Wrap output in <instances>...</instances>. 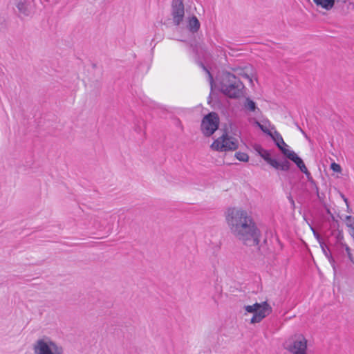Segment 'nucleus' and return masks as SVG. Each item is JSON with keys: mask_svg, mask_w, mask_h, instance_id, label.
I'll use <instances>...</instances> for the list:
<instances>
[{"mask_svg": "<svg viewBox=\"0 0 354 354\" xmlns=\"http://www.w3.org/2000/svg\"><path fill=\"white\" fill-rule=\"evenodd\" d=\"M251 68V66H246L245 68V69L247 71L246 72H243V73H241V72H239L238 70L236 71H237V74L239 75H241L242 77H245V79L248 80L250 81V82H252V77H253V75L252 74H249L248 73V70Z\"/></svg>", "mask_w": 354, "mask_h": 354, "instance_id": "19", "label": "nucleus"}, {"mask_svg": "<svg viewBox=\"0 0 354 354\" xmlns=\"http://www.w3.org/2000/svg\"><path fill=\"white\" fill-rule=\"evenodd\" d=\"M343 2H346V0H342Z\"/></svg>", "mask_w": 354, "mask_h": 354, "instance_id": "29", "label": "nucleus"}, {"mask_svg": "<svg viewBox=\"0 0 354 354\" xmlns=\"http://www.w3.org/2000/svg\"><path fill=\"white\" fill-rule=\"evenodd\" d=\"M290 163L288 160H284L280 162L279 169L284 171H288L290 169Z\"/></svg>", "mask_w": 354, "mask_h": 354, "instance_id": "21", "label": "nucleus"}, {"mask_svg": "<svg viewBox=\"0 0 354 354\" xmlns=\"http://www.w3.org/2000/svg\"><path fill=\"white\" fill-rule=\"evenodd\" d=\"M33 350L35 354H64L63 347L46 336L35 342Z\"/></svg>", "mask_w": 354, "mask_h": 354, "instance_id": "3", "label": "nucleus"}, {"mask_svg": "<svg viewBox=\"0 0 354 354\" xmlns=\"http://www.w3.org/2000/svg\"><path fill=\"white\" fill-rule=\"evenodd\" d=\"M346 224L350 229L349 233L354 239V217L351 216H347L346 217Z\"/></svg>", "mask_w": 354, "mask_h": 354, "instance_id": "18", "label": "nucleus"}, {"mask_svg": "<svg viewBox=\"0 0 354 354\" xmlns=\"http://www.w3.org/2000/svg\"><path fill=\"white\" fill-rule=\"evenodd\" d=\"M271 138L285 156L292 151L289 149V146L284 142L281 135L278 131H274L273 134L271 135Z\"/></svg>", "mask_w": 354, "mask_h": 354, "instance_id": "9", "label": "nucleus"}, {"mask_svg": "<svg viewBox=\"0 0 354 354\" xmlns=\"http://www.w3.org/2000/svg\"><path fill=\"white\" fill-rule=\"evenodd\" d=\"M313 232L319 243L320 247L322 248V250L324 254L328 260V261L330 263L331 266L333 267V270H335L336 267H335V259H333V257L331 254L329 248L322 241V239H321V237L319 236V235L318 234L315 233V231H313Z\"/></svg>", "mask_w": 354, "mask_h": 354, "instance_id": "11", "label": "nucleus"}, {"mask_svg": "<svg viewBox=\"0 0 354 354\" xmlns=\"http://www.w3.org/2000/svg\"><path fill=\"white\" fill-rule=\"evenodd\" d=\"M16 6L19 12L24 16H29L32 13V8L30 0H19Z\"/></svg>", "mask_w": 354, "mask_h": 354, "instance_id": "12", "label": "nucleus"}, {"mask_svg": "<svg viewBox=\"0 0 354 354\" xmlns=\"http://www.w3.org/2000/svg\"><path fill=\"white\" fill-rule=\"evenodd\" d=\"M330 168L333 171H334L335 172H341V171H342L341 166L339 164H337L335 162H333L330 165Z\"/></svg>", "mask_w": 354, "mask_h": 354, "instance_id": "24", "label": "nucleus"}, {"mask_svg": "<svg viewBox=\"0 0 354 354\" xmlns=\"http://www.w3.org/2000/svg\"><path fill=\"white\" fill-rule=\"evenodd\" d=\"M201 66H202L203 68L206 71V73L208 75V77L209 78L210 82L212 83L213 81V77H212L210 72L206 68V67L204 65L201 64Z\"/></svg>", "mask_w": 354, "mask_h": 354, "instance_id": "26", "label": "nucleus"}, {"mask_svg": "<svg viewBox=\"0 0 354 354\" xmlns=\"http://www.w3.org/2000/svg\"><path fill=\"white\" fill-rule=\"evenodd\" d=\"M201 24L196 16L188 18L187 28L193 33L196 32L200 28Z\"/></svg>", "mask_w": 354, "mask_h": 354, "instance_id": "13", "label": "nucleus"}, {"mask_svg": "<svg viewBox=\"0 0 354 354\" xmlns=\"http://www.w3.org/2000/svg\"><path fill=\"white\" fill-rule=\"evenodd\" d=\"M225 220L232 234L248 246H257L261 232L252 216L241 208L230 207L225 212Z\"/></svg>", "mask_w": 354, "mask_h": 354, "instance_id": "1", "label": "nucleus"}, {"mask_svg": "<svg viewBox=\"0 0 354 354\" xmlns=\"http://www.w3.org/2000/svg\"><path fill=\"white\" fill-rule=\"evenodd\" d=\"M286 157L294 162L301 171L305 174L308 177L310 175L302 159L299 157L294 151H291Z\"/></svg>", "mask_w": 354, "mask_h": 354, "instance_id": "10", "label": "nucleus"}, {"mask_svg": "<svg viewBox=\"0 0 354 354\" xmlns=\"http://www.w3.org/2000/svg\"><path fill=\"white\" fill-rule=\"evenodd\" d=\"M313 1L317 6L329 10L334 6L335 1H339V0H313Z\"/></svg>", "mask_w": 354, "mask_h": 354, "instance_id": "14", "label": "nucleus"}, {"mask_svg": "<svg viewBox=\"0 0 354 354\" xmlns=\"http://www.w3.org/2000/svg\"><path fill=\"white\" fill-rule=\"evenodd\" d=\"M316 192H317V196L319 198V190H318V187H316Z\"/></svg>", "mask_w": 354, "mask_h": 354, "instance_id": "27", "label": "nucleus"}, {"mask_svg": "<svg viewBox=\"0 0 354 354\" xmlns=\"http://www.w3.org/2000/svg\"><path fill=\"white\" fill-rule=\"evenodd\" d=\"M266 162L274 169H279L280 162L277 161L276 159L270 158Z\"/></svg>", "mask_w": 354, "mask_h": 354, "instance_id": "22", "label": "nucleus"}, {"mask_svg": "<svg viewBox=\"0 0 354 354\" xmlns=\"http://www.w3.org/2000/svg\"><path fill=\"white\" fill-rule=\"evenodd\" d=\"M284 348L291 354H308L307 353V340L302 335H295L284 343Z\"/></svg>", "mask_w": 354, "mask_h": 354, "instance_id": "5", "label": "nucleus"}, {"mask_svg": "<svg viewBox=\"0 0 354 354\" xmlns=\"http://www.w3.org/2000/svg\"><path fill=\"white\" fill-rule=\"evenodd\" d=\"M343 248H344V249H345V250H346V254H347V256H348V257L349 260H350L351 261L353 262V255H352V254H351V249L349 248V247H348L347 245H344V246L343 247Z\"/></svg>", "mask_w": 354, "mask_h": 354, "instance_id": "25", "label": "nucleus"}, {"mask_svg": "<svg viewBox=\"0 0 354 354\" xmlns=\"http://www.w3.org/2000/svg\"><path fill=\"white\" fill-rule=\"evenodd\" d=\"M239 147L238 140L227 133L223 134L215 140L211 145V148L218 151H234Z\"/></svg>", "mask_w": 354, "mask_h": 354, "instance_id": "6", "label": "nucleus"}, {"mask_svg": "<svg viewBox=\"0 0 354 354\" xmlns=\"http://www.w3.org/2000/svg\"><path fill=\"white\" fill-rule=\"evenodd\" d=\"M255 150L257 151L259 155L263 158V160L266 162L268 161V160L271 158L270 153L269 151L263 149L261 146H257L255 147Z\"/></svg>", "mask_w": 354, "mask_h": 354, "instance_id": "16", "label": "nucleus"}, {"mask_svg": "<svg viewBox=\"0 0 354 354\" xmlns=\"http://www.w3.org/2000/svg\"><path fill=\"white\" fill-rule=\"evenodd\" d=\"M257 124L258 127L266 133L269 135L271 137V135L273 134V132L270 131L266 127H265L263 124H261L259 122H257Z\"/></svg>", "mask_w": 354, "mask_h": 354, "instance_id": "23", "label": "nucleus"}, {"mask_svg": "<svg viewBox=\"0 0 354 354\" xmlns=\"http://www.w3.org/2000/svg\"><path fill=\"white\" fill-rule=\"evenodd\" d=\"M219 118L218 115L212 112L205 115L201 122V131L206 136H210L218 129Z\"/></svg>", "mask_w": 354, "mask_h": 354, "instance_id": "7", "label": "nucleus"}, {"mask_svg": "<svg viewBox=\"0 0 354 354\" xmlns=\"http://www.w3.org/2000/svg\"><path fill=\"white\" fill-rule=\"evenodd\" d=\"M235 157L240 161L242 162H248L249 160V156L246 153L244 152H236L235 153Z\"/></svg>", "mask_w": 354, "mask_h": 354, "instance_id": "20", "label": "nucleus"}, {"mask_svg": "<svg viewBox=\"0 0 354 354\" xmlns=\"http://www.w3.org/2000/svg\"><path fill=\"white\" fill-rule=\"evenodd\" d=\"M244 309L248 313H253L251 319L252 324L259 323L272 312V307L267 301L245 306Z\"/></svg>", "mask_w": 354, "mask_h": 354, "instance_id": "4", "label": "nucleus"}, {"mask_svg": "<svg viewBox=\"0 0 354 354\" xmlns=\"http://www.w3.org/2000/svg\"><path fill=\"white\" fill-rule=\"evenodd\" d=\"M243 106L245 110L251 112H254L257 109L255 102L250 98H246Z\"/></svg>", "mask_w": 354, "mask_h": 354, "instance_id": "17", "label": "nucleus"}, {"mask_svg": "<svg viewBox=\"0 0 354 354\" xmlns=\"http://www.w3.org/2000/svg\"><path fill=\"white\" fill-rule=\"evenodd\" d=\"M333 234L335 236L336 238V245L337 247L340 250L343 248L346 244L344 243V236L342 232L337 230L333 232Z\"/></svg>", "mask_w": 354, "mask_h": 354, "instance_id": "15", "label": "nucleus"}, {"mask_svg": "<svg viewBox=\"0 0 354 354\" xmlns=\"http://www.w3.org/2000/svg\"><path fill=\"white\" fill-rule=\"evenodd\" d=\"M243 84L234 74L225 72L220 82L221 91L230 98H238L243 95Z\"/></svg>", "mask_w": 354, "mask_h": 354, "instance_id": "2", "label": "nucleus"}, {"mask_svg": "<svg viewBox=\"0 0 354 354\" xmlns=\"http://www.w3.org/2000/svg\"><path fill=\"white\" fill-rule=\"evenodd\" d=\"M171 15L173 24L180 26L185 18V6L183 0H173L171 8Z\"/></svg>", "mask_w": 354, "mask_h": 354, "instance_id": "8", "label": "nucleus"}, {"mask_svg": "<svg viewBox=\"0 0 354 354\" xmlns=\"http://www.w3.org/2000/svg\"><path fill=\"white\" fill-rule=\"evenodd\" d=\"M300 131H301V133H302L304 135H305L304 131L301 129H300Z\"/></svg>", "mask_w": 354, "mask_h": 354, "instance_id": "28", "label": "nucleus"}]
</instances>
